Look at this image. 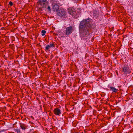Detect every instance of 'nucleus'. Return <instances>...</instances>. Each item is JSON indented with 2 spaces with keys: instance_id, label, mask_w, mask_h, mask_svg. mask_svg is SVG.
<instances>
[{
  "instance_id": "1",
  "label": "nucleus",
  "mask_w": 133,
  "mask_h": 133,
  "mask_svg": "<svg viewBox=\"0 0 133 133\" xmlns=\"http://www.w3.org/2000/svg\"><path fill=\"white\" fill-rule=\"evenodd\" d=\"M92 19L90 18L84 19L80 23L79 30L83 35H88L93 25L92 24Z\"/></svg>"
},
{
  "instance_id": "7",
  "label": "nucleus",
  "mask_w": 133,
  "mask_h": 133,
  "mask_svg": "<svg viewBox=\"0 0 133 133\" xmlns=\"http://www.w3.org/2000/svg\"><path fill=\"white\" fill-rule=\"evenodd\" d=\"M93 15L96 18L99 17V12L98 10H95L93 11Z\"/></svg>"
},
{
  "instance_id": "6",
  "label": "nucleus",
  "mask_w": 133,
  "mask_h": 133,
  "mask_svg": "<svg viewBox=\"0 0 133 133\" xmlns=\"http://www.w3.org/2000/svg\"><path fill=\"white\" fill-rule=\"evenodd\" d=\"M122 69V72L124 74H127L128 73H129L130 72V69L127 66H123Z\"/></svg>"
},
{
  "instance_id": "2",
  "label": "nucleus",
  "mask_w": 133,
  "mask_h": 133,
  "mask_svg": "<svg viewBox=\"0 0 133 133\" xmlns=\"http://www.w3.org/2000/svg\"><path fill=\"white\" fill-rule=\"evenodd\" d=\"M37 3L38 5L42 6L43 8H46L49 3L47 0H38Z\"/></svg>"
},
{
  "instance_id": "10",
  "label": "nucleus",
  "mask_w": 133,
  "mask_h": 133,
  "mask_svg": "<svg viewBox=\"0 0 133 133\" xmlns=\"http://www.w3.org/2000/svg\"><path fill=\"white\" fill-rule=\"evenodd\" d=\"M109 88L110 89V90H112V93H116L118 91V89H116L113 87H110Z\"/></svg>"
},
{
  "instance_id": "15",
  "label": "nucleus",
  "mask_w": 133,
  "mask_h": 133,
  "mask_svg": "<svg viewBox=\"0 0 133 133\" xmlns=\"http://www.w3.org/2000/svg\"><path fill=\"white\" fill-rule=\"evenodd\" d=\"M9 4L11 6H12L13 5V3L11 1H10L9 2Z\"/></svg>"
},
{
  "instance_id": "13",
  "label": "nucleus",
  "mask_w": 133,
  "mask_h": 133,
  "mask_svg": "<svg viewBox=\"0 0 133 133\" xmlns=\"http://www.w3.org/2000/svg\"><path fill=\"white\" fill-rule=\"evenodd\" d=\"M41 32L42 33V36H44L45 35V34L46 33V31L44 30H42V31Z\"/></svg>"
},
{
  "instance_id": "17",
  "label": "nucleus",
  "mask_w": 133,
  "mask_h": 133,
  "mask_svg": "<svg viewBox=\"0 0 133 133\" xmlns=\"http://www.w3.org/2000/svg\"><path fill=\"white\" fill-rule=\"evenodd\" d=\"M132 6L133 7V4L132 5Z\"/></svg>"
},
{
  "instance_id": "14",
  "label": "nucleus",
  "mask_w": 133,
  "mask_h": 133,
  "mask_svg": "<svg viewBox=\"0 0 133 133\" xmlns=\"http://www.w3.org/2000/svg\"><path fill=\"white\" fill-rule=\"evenodd\" d=\"M46 8L49 11L51 12V7L50 6H48V7Z\"/></svg>"
},
{
  "instance_id": "3",
  "label": "nucleus",
  "mask_w": 133,
  "mask_h": 133,
  "mask_svg": "<svg viewBox=\"0 0 133 133\" xmlns=\"http://www.w3.org/2000/svg\"><path fill=\"white\" fill-rule=\"evenodd\" d=\"M74 30V27L71 25L66 28L65 34L66 35H70Z\"/></svg>"
},
{
  "instance_id": "9",
  "label": "nucleus",
  "mask_w": 133,
  "mask_h": 133,
  "mask_svg": "<svg viewBox=\"0 0 133 133\" xmlns=\"http://www.w3.org/2000/svg\"><path fill=\"white\" fill-rule=\"evenodd\" d=\"M54 47V44L53 43H52L50 44L47 45L45 48V50L46 51H48L49 49H50L51 47Z\"/></svg>"
},
{
  "instance_id": "4",
  "label": "nucleus",
  "mask_w": 133,
  "mask_h": 133,
  "mask_svg": "<svg viewBox=\"0 0 133 133\" xmlns=\"http://www.w3.org/2000/svg\"><path fill=\"white\" fill-rule=\"evenodd\" d=\"M69 14L72 16L74 18L77 17V14L75 10L73 8H70L68 9Z\"/></svg>"
},
{
  "instance_id": "16",
  "label": "nucleus",
  "mask_w": 133,
  "mask_h": 133,
  "mask_svg": "<svg viewBox=\"0 0 133 133\" xmlns=\"http://www.w3.org/2000/svg\"><path fill=\"white\" fill-rule=\"evenodd\" d=\"M31 117H32V118H33V119H34V117H32V116H31Z\"/></svg>"
},
{
  "instance_id": "11",
  "label": "nucleus",
  "mask_w": 133,
  "mask_h": 133,
  "mask_svg": "<svg viewBox=\"0 0 133 133\" xmlns=\"http://www.w3.org/2000/svg\"><path fill=\"white\" fill-rule=\"evenodd\" d=\"M52 8L54 11H57L59 9V6L57 4H55L53 5Z\"/></svg>"
},
{
  "instance_id": "12",
  "label": "nucleus",
  "mask_w": 133,
  "mask_h": 133,
  "mask_svg": "<svg viewBox=\"0 0 133 133\" xmlns=\"http://www.w3.org/2000/svg\"><path fill=\"white\" fill-rule=\"evenodd\" d=\"M20 126L21 128L23 130H25L26 128V126L24 124L21 123L20 125Z\"/></svg>"
},
{
  "instance_id": "8",
  "label": "nucleus",
  "mask_w": 133,
  "mask_h": 133,
  "mask_svg": "<svg viewBox=\"0 0 133 133\" xmlns=\"http://www.w3.org/2000/svg\"><path fill=\"white\" fill-rule=\"evenodd\" d=\"M54 114L57 115H60L61 113V110L58 108H56L54 109Z\"/></svg>"
},
{
  "instance_id": "5",
  "label": "nucleus",
  "mask_w": 133,
  "mask_h": 133,
  "mask_svg": "<svg viewBox=\"0 0 133 133\" xmlns=\"http://www.w3.org/2000/svg\"><path fill=\"white\" fill-rule=\"evenodd\" d=\"M57 15L60 17L64 16L65 15V11L63 9L59 10L57 12Z\"/></svg>"
}]
</instances>
